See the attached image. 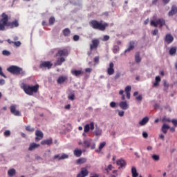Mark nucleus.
<instances>
[{
    "mask_svg": "<svg viewBox=\"0 0 177 177\" xmlns=\"http://www.w3.org/2000/svg\"><path fill=\"white\" fill-rule=\"evenodd\" d=\"M19 21L15 19L12 21H10L9 16L6 13L3 12L1 16H0V31H5L6 28L12 30V28H16L19 27Z\"/></svg>",
    "mask_w": 177,
    "mask_h": 177,
    "instance_id": "1",
    "label": "nucleus"
},
{
    "mask_svg": "<svg viewBox=\"0 0 177 177\" xmlns=\"http://www.w3.org/2000/svg\"><path fill=\"white\" fill-rule=\"evenodd\" d=\"M90 27H92L93 30H99L100 31H105L106 28L109 27V24L104 22L103 21H98L96 19L91 20L89 22Z\"/></svg>",
    "mask_w": 177,
    "mask_h": 177,
    "instance_id": "2",
    "label": "nucleus"
},
{
    "mask_svg": "<svg viewBox=\"0 0 177 177\" xmlns=\"http://www.w3.org/2000/svg\"><path fill=\"white\" fill-rule=\"evenodd\" d=\"M22 89L29 96H32L34 93H37L39 91V84H37L35 86L24 84L22 86Z\"/></svg>",
    "mask_w": 177,
    "mask_h": 177,
    "instance_id": "3",
    "label": "nucleus"
},
{
    "mask_svg": "<svg viewBox=\"0 0 177 177\" xmlns=\"http://www.w3.org/2000/svg\"><path fill=\"white\" fill-rule=\"evenodd\" d=\"M7 71L14 75H26V71L23 70V68L15 65L8 67Z\"/></svg>",
    "mask_w": 177,
    "mask_h": 177,
    "instance_id": "4",
    "label": "nucleus"
},
{
    "mask_svg": "<svg viewBox=\"0 0 177 177\" xmlns=\"http://www.w3.org/2000/svg\"><path fill=\"white\" fill-rule=\"evenodd\" d=\"M150 26H151L152 27H158L159 26V28H162V26H165L166 28H169L168 27V25H167L165 24V19H164V18H160L158 19L156 21H153V20H151V22H150Z\"/></svg>",
    "mask_w": 177,
    "mask_h": 177,
    "instance_id": "5",
    "label": "nucleus"
},
{
    "mask_svg": "<svg viewBox=\"0 0 177 177\" xmlns=\"http://www.w3.org/2000/svg\"><path fill=\"white\" fill-rule=\"evenodd\" d=\"M52 66H53V64L50 61H41L39 67L42 70H44V68L50 70V68H52Z\"/></svg>",
    "mask_w": 177,
    "mask_h": 177,
    "instance_id": "6",
    "label": "nucleus"
},
{
    "mask_svg": "<svg viewBox=\"0 0 177 177\" xmlns=\"http://www.w3.org/2000/svg\"><path fill=\"white\" fill-rule=\"evenodd\" d=\"M100 45V41L98 39H93L91 41V44H90V50H93V49H97V46Z\"/></svg>",
    "mask_w": 177,
    "mask_h": 177,
    "instance_id": "7",
    "label": "nucleus"
},
{
    "mask_svg": "<svg viewBox=\"0 0 177 177\" xmlns=\"http://www.w3.org/2000/svg\"><path fill=\"white\" fill-rule=\"evenodd\" d=\"M57 56H65L67 57V56H68V50H67V48L59 50L58 52L55 54V57H57Z\"/></svg>",
    "mask_w": 177,
    "mask_h": 177,
    "instance_id": "8",
    "label": "nucleus"
},
{
    "mask_svg": "<svg viewBox=\"0 0 177 177\" xmlns=\"http://www.w3.org/2000/svg\"><path fill=\"white\" fill-rule=\"evenodd\" d=\"M93 131L95 129V122H91L90 124H87L84 127V131L86 133L89 131V130Z\"/></svg>",
    "mask_w": 177,
    "mask_h": 177,
    "instance_id": "9",
    "label": "nucleus"
},
{
    "mask_svg": "<svg viewBox=\"0 0 177 177\" xmlns=\"http://www.w3.org/2000/svg\"><path fill=\"white\" fill-rule=\"evenodd\" d=\"M89 175V171H88V169L86 167H82L81 169L80 173H79L77 176V177H86Z\"/></svg>",
    "mask_w": 177,
    "mask_h": 177,
    "instance_id": "10",
    "label": "nucleus"
},
{
    "mask_svg": "<svg viewBox=\"0 0 177 177\" xmlns=\"http://www.w3.org/2000/svg\"><path fill=\"white\" fill-rule=\"evenodd\" d=\"M16 107L17 106L15 104L11 105L10 107V113H12L13 115L19 117L21 115V113L19 111L16 110Z\"/></svg>",
    "mask_w": 177,
    "mask_h": 177,
    "instance_id": "11",
    "label": "nucleus"
},
{
    "mask_svg": "<svg viewBox=\"0 0 177 177\" xmlns=\"http://www.w3.org/2000/svg\"><path fill=\"white\" fill-rule=\"evenodd\" d=\"M165 42L167 44V45H169V44H172L174 42V36L171 35V33L166 34L165 37Z\"/></svg>",
    "mask_w": 177,
    "mask_h": 177,
    "instance_id": "12",
    "label": "nucleus"
},
{
    "mask_svg": "<svg viewBox=\"0 0 177 177\" xmlns=\"http://www.w3.org/2000/svg\"><path fill=\"white\" fill-rule=\"evenodd\" d=\"M114 63L110 62L109 67L107 68V74L108 75H113L114 74Z\"/></svg>",
    "mask_w": 177,
    "mask_h": 177,
    "instance_id": "13",
    "label": "nucleus"
},
{
    "mask_svg": "<svg viewBox=\"0 0 177 177\" xmlns=\"http://www.w3.org/2000/svg\"><path fill=\"white\" fill-rule=\"evenodd\" d=\"M36 138H35V141L38 142L41 140V139L44 138V133L41 131V130H37L35 132Z\"/></svg>",
    "mask_w": 177,
    "mask_h": 177,
    "instance_id": "14",
    "label": "nucleus"
},
{
    "mask_svg": "<svg viewBox=\"0 0 177 177\" xmlns=\"http://www.w3.org/2000/svg\"><path fill=\"white\" fill-rule=\"evenodd\" d=\"M117 165H119V169L120 168H125L127 166V162L124 160V159H120L116 162Z\"/></svg>",
    "mask_w": 177,
    "mask_h": 177,
    "instance_id": "15",
    "label": "nucleus"
},
{
    "mask_svg": "<svg viewBox=\"0 0 177 177\" xmlns=\"http://www.w3.org/2000/svg\"><path fill=\"white\" fill-rule=\"evenodd\" d=\"M71 74L75 75V77H80V75L84 74V71H82V70H72Z\"/></svg>",
    "mask_w": 177,
    "mask_h": 177,
    "instance_id": "16",
    "label": "nucleus"
},
{
    "mask_svg": "<svg viewBox=\"0 0 177 177\" xmlns=\"http://www.w3.org/2000/svg\"><path fill=\"white\" fill-rule=\"evenodd\" d=\"M119 106L120 109H122V110H128V107H129V106L128 105V103H127V101L120 102L119 103Z\"/></svg>",
    "mask_w": 177,
    "mask_h": 177,
    "instance_id": "17",
    "label": "nucleus"
},
{
    "mask_svg": "<svg viewBox=\"0 0 177 177\" xmlns=\"http://www.w3.org/2000/svg\"><path fill=\"white\" fill-rule=\"evenodd\" d=\"M67 80H68L67 76H63V75L62 76H59L58 77V79L57 80V82L59 84H62L64 82H66V81H67Z\"/></svg>",
    "mask_w": 177,
    "mask_h": 177,
    "instance_id": "18",
    "label": "nucleus"
},
{
    "mask_svg": "<svg viewBox=\"0 0 177 177\" xmlns=\"http://www.w3.org/2000/svg\"><path fill=\"white\" fill-rule=\"evenodd\" d=\"M64 62H66V59L64 57H59L57 59V62L55 63V66H62Z\"/></svg>",
    "mask_w": 177,
    "mask_h": 177,
    "instance_id": "19",
    "label": "nucleus"
},
{
    "mask_svg": "<svg viewBox=\"0 0 177 177\" xmlns=\"http://www.w3.org/2000/svg\"><path fill=\"white\" fill-rule=\"evenodd\" d=\"M177 13V7L176 6L174 5L171 6V10L169 12V16H174V15H176Z\"/></svg>",
    "mask_w": 177,
    "mask_h": 177,
    "instance_id": "20",
    "label": "nucleus"
},
{
    "mask_svg": "<svg viewBox=\"0 0 177 177\" xmlns=\"http://www.w3.org/2000/svg\"><path fill=\"white\" fill-rule=\"evenodd\" d=\"M39 144H37V143H31L29 146L28 150L29 151H32V150H35V149H38V147H39Z\"/></svg>",
    "mask_w": 177,
    "mask_h": 177,
    "instance_id": "21",
    "label": "nucleus"
},
{
    "mask_svg": "<svg viewBox=\"0 0 177 177\" xmlns=\"http://www.w3.org/2000/svg\"><path fill=\"white\" fill-rule=\"evenodd\" d=\"M53 143V141L52 140V138L44 140L41 142V145H47L48 146H50Z\"/></svg>",
    "mask_w": 177,
    "mask_h": 177,
    "instance_id": "22",
    "label": "nucleus"
},
{
    "mask_svg": "<svg viewBox=\"0 0 177 177\" xmlns=\"http://www.w3.org/2000/svg\"><path fill=\"white\" fill-rule=\"evenodd\" d=\"M54 158L56 160V158H58L59 160H66V158H68V155L66 153H63L60 157H59V155H55L54 156Z\"/></svg>",
    "mask_w": 177,
    "mask_h": 177,
    "instance_id": "23",
    "label": "nucleus"
},
{
    "mask_svg": "<svg viewBox=\"0 0 177 177\" xmlns=\"http://www.w3.org/2000/svg\"><path fill=\"white\" fill-rule=\"evenodd\" d=\"M131 174H132V177L139 176V173H138V171L136 170V167H131Z\"/></svg>",
    "mask_w": 177,
    "mask_h": 177,
    "instance_id": "24",
    "label": "nucleus"
},
{
    "mask_svg": "<svg viewBox=\"0 0 177 177\" xmlns=\"http://www.w3.org/2000/svg\"><path fill=\"white\" fill-rule=\"evenodd\" d=\"M149 122V117H145L144 118L142 119L141 121L139 122V124L143 127V125H146V124Z\"/></svg>",
    "mask_w": 177,
    "mask_h": 177,
    "instance_id": "25",
    "label": "nucleus"
},
{
    "mask_svg": "<svg viewBox=\"0 0 177 177\" xmlns=\"http://www.w3.org/2000/svg\"><path fill=\"white\" fill-rule=\"evenodd\" d=\"M62 33L64 37H68L71 34V30L68 28H66L62 30Z\"/></svg>",
    "mask_w": 177,
    "mask_h": 177,
    "instance_id": "26",
    "label": "nucleus"
},
{
    "mask_svg": "<svg viewBox=\"0 0 177 177\" xmlns=\"http://www.w3.org/2000/svg\"><path fill=\"white\" fill-rule=\"evenodd\" d=\"M135 61L136 63H140L142 62V58L140 57V53L138 52L136 53Z\"/></svg>",
    "mask_w": 177,
    "mask_h": 177,
    "instance_id": "27",
    "label": "nucleus"
},
{
    "mask_svg": "<svg viewBox=\"0 0 177 177\" xmlns=\"http://www.w3.org/2000/svg\"><path fill=\"white\" fill-rule=\"evenodd\" d=\"M169 125H167V124H164L162 127L161 131L163 132L165 134L168 132V129H169Z\"/></svg>",
    "mask_w": 177,
    "mask_h": 177,
    "instance_id": "28",
    "label": "nucleus"
},
{
    "mask_svg": "<svg viewBox=\"0 0 177 177\" xmlns=\"http://www.w3.org/2000/svg\"><path fill=\"white\" fill-rule=\"evenodd\" d=\"M134 48H135V42L131 41L129 43V46L128 48L125 50V52H131V50H132V49H133Z\"/></svg>",
    "mask_w": 177,
    "mask_h": 177,
    "instance_id": "29",
    "label": "nucleus"
},
{
    "mask_svg": "<svg viewBox=\"0 0 177 177\" xmlns=\"http://www.w3.org/2000/svg\"><path fill=\"white\" fill-rule=\"evenodd\" d=\"M93 133L95 136H102V129H100L99 127H96Z\"/></svg>",
    "mask_w": 177,
    "mask_h": 177,
    "instance_id": "30",
    "label": "nucleus"
},
{
    "mask_svg": "<svg viewBox=\"0 0 177 177\" xmlns=\"http://www.w3.org/2000/svg\"><path fill=\"white\" fill-rule=\"evenodd\" d=\"M73 154L76 157H81L82 154V151H81V149H75L73 151Z\"/></svg>",
    "mask_w": 177,
    "mask_h": 177,
    "instance_id": "31",
    "label": "nucleus"
},
{
    "mask_svg": "<svg viewBox=\"0 0 177 177\" xmlns=\"http://www.w3.org/2000/svg\"><path fill=\"white\" fill-rule=\"evenodd\" d=\"M85 162H86V158H80L76 162L77 164H85Z\"/></svg>",
    "mask_w": 177,
    "mask_h": 177,
    "instance_id": "32",
    "label": "nucleus"
},
{
    "mask_svg": "<svg viewBox=\"0 0 177 177\" xmlns=\"http://www.w3.org/2000/svg\"><path fill=\"white\" fill-rule=\"evenodd\" d=\"M8 174L9 176H14V175H16V169H10V170H8Z\"/></svg>",
    "mask_w": 177,
    "mask_h": 177,
    "instance_id": "33",
    "label": "nucleus"
},
{
    "mask_svg": "<svg viewBox=\"0 0 177 177\" xmlns=\"http://www.w3.org/2000/svg\"><path fill=\"white\" fill-rule=\"evenodd\" d=\"M176 53V47L171 48L169 50V55H171L172 56L173 55H175Z\"/></svg>",
    "mask_w": 177,
    "mask_h": 177,
    "instance_id": "34",
    "label": "nucleus"
},
{
    "mask_svg": "<svg viewBox=\"0 0 177 177\" xmlns=\"http://www.w3.org/2000/svg\"><path fill=\"white\" fill-rule=\"evenodd\" d=\"M55 21H56L55 17H50V19L48 20L49 25L53 26V24H55Z\"/></svg>",
    "mask_w": 177,
    "mask_h": 177,
    "instance_id": "35",
    "label": "nucleus"
},
{
    "mask_svg": "<svg viewBox=\"0 0 177 177\" xmlns=\"http://www.w3.org/2000/svg\"><path fill=\"white\" fill-rule=\"evenodd\" d=\"M104 146H106V142H101L100 144L98 150L97 149L96 151H100L102 150V149H103V147H104Z\"/></svg>",
    "mask_w": 177,
    "mask_h": 177,
    "instance_id": "36",
    "label": "nucleus"
},
{
    "mask_svg": "<svg viewBox=\"0 0 177 177\" xmlns=\"http://www.w3.org/2000/svg\"><path fill=\"white\" fill-rule=\"evenodd\" d=\"M84 146L86 149H88L91 147V142L88 140L84 141Z\"/></svg>",
    "mask_w": 177,
    "mask_h": 177,
    "instance_id": "37",
    "label": "nucleus"
},
{
    "mask_svg": "<svg viewBox=\"0 0 177 177\" xmlns=\"http://www.w3.org/2000/svg\"><path fill=\"white\" fill-rule=\"evenodd\" d=\"M152 158L154 161H160V156L157 155V154H153L152 156Z\"/></svg>",
    "mask_w": 177,
    "mask_h": 177,
    "instance_id": "38",
    "label": "nucleus"
},
{
    "mask_svg": "<svg viewBox=\"0 0 177 177\" xmlns=\"http://www.w3.org/2000/svg\"><path fill=\"white\" fill-rule=\"evenodd\" d=\"M2 55H3V56H10V52L8 50H4L2 51Z\"/></svg>",
    "mask_w": 177,
    "mask_h": 177,
    "instance_id": "39",
    "label": "nucleus"
},
{
    "mask_svg": "<svg viewBox=\"0 0 177 177\" xmlns=\"http://www.w3.org/2000/svg\"><path fill=\"white\" fill-rule=\"evenodd\" d=\"M132 87H131V86H127L124 89V92H126V93H130Z\"/></svg>",
    "mask_w": 177,
    "mask_h": 177,
    "instance_id": "40",
    "label": "nucleus"
},
{
    "mask_svg": "<svg viewBox=\"0 0 177 177\" xmlns=\"http://www.w3.org/2000/svg\"><path fill=\"white\" fill-rule=\"evenodd\" d=\"M26 131H28V132H34L35 129L32 128L30 126H27L26 127Z\"/></svg>",
    "mask_w": 177,
    "mask_h": 177,
    "instance_id": "41",
    "label": "nucleus"
},
{
    "mask_svg": "<svg viewBox=\"0 0 177 177\" xmlns=\"http://www.w3.org/2000/svg\"><path fill=\"white\" fill-rule=\"evenodd\" d=\"M68 99L69 100H74V99H75V95H74V94L68 95Z\"/></svg>",
    "mask_w": 177,
    "mask_h": 177,
    "instance_id": "42",
    "label": "nucleus"
},
{
    "mask_svg": "<svg viewBox=\"0 0 177 177\" xmlns=\"http://www.w3.org/2000/svg\"><path fill=\"white\" fill-rule=\"evenodd\" d=\"M113 169V165H109L108 167L106 169V172H110Z\"/></svg>",
    "mask_w": 177,
    "mask_h": 177,
    "instance_id": "43",
    "label": "nucleus"
},
{
    "mask_svg": "<svg viewBox=\"0 0 177 177\" xmlns=\"http://www.w3.org/2000/svg\"><path fill=\"white\" fill-rule=\"evenodd\" d=\"M0 75L1 77H3V78H6V75L2 72V67L0 66Z\"/></svg>",
    "mask_w": 177,
    "mask_h": 177,
    "instance_id": "44",
    "label": "nucleus"
},
{
    "mask_svg": "<svg viewBox=\"0 0 177 177\" xmlns=\"http://www.w3.org/2000/svg\"><path fill=\"white\" fill-rule=\"evenodd\" d=\"M80 40V36L79 35H74L73 36V41H79Z\"/></svg>",
    "mask_w": 177,
    "mask_h": 177,
    "instance_id": "45",
    "label": "nucleus"
},
{
    "mask_svg": "<svg viewBox=\"0 0 177 177\" xmlns=\"http://www.w3.org/2000/svg\"><path fill=\"white\" fill-rule=\"evenodd\" d=\"M4 136H10V131L7 130L4 132Z\"/></svg>",
    "mask_w": 177,
    "mask_h": 177,
    "instance_id": "46",
    "label": "nucleus"
},
{
    "mask_svg": "<svg viewBox=\"0 0 177 177\" xmlns=\"http://www.w3.org/2000/svg\"><path fill=\"white\" fill-rule=\"evenodd\" d=\"M162 122H171V120L169 118H163Z\"/></svg>",
    "mask_w": 177,
    "mask_h": 177,
    "instance_id": "47",
    "label": "nucleus"
},
{
    "mask_svg": "<svg viewBox=\"0 0 177 177\" xmlns=\"http://www.w3.org/2000/svg\"><path fill=\"white\" fill-rule=\"evenodd\" d=\"M157 34H158V29H155L154 30L152 31L153 35H157Z\"/></svg>",
    "mask_w": 177,
    "mask_h": 177,
    "instance_id": "48",
    "label": "nucleus"
},
{
    "mask_svg": "<svg viewBox=\"0 0 177 177\" xmlns=\"http://www.w3.org/2000/svg\"><path fill=\"white\" fill-rule=\"evenodd\" d=\"M14 45H15V46H20V45H21V42L20 41H14Z\"/></svg>",
    "mask_w": 177,
    "mask_h": 177,
    "instance_id": "49",
    "label": "nucleus"
},
{
    "mask_svg": "<svg viewBox=\"0 0 177 177\" xmlns=\"http://www.w3.org/2000/svg\"><path fill=\"white\" fill-rule=\"evenodd\" d=\"M104 41H109L110 39V36L109 35H104L103 37Z\"/></svg>",
    "mask_w": 177,
    "mask_h": 177,
    "instance_id": "50",
    "label": "nucleus"
},
{
    "mask_svg": "<svg viewBox=\"0 0 177 177\" xmlns=\"http://www.w3.org/2000/svg\"><path fill=\"white\" fill-rule=\"evenodd\" d=\"M124 111H120L119 112H118V115L120 116V117H124Z\"/></svg>",
    "mask_w": 177,
    "mask_h": 177,
    "instance_id": "51",
    "label": "nucleus"
},
{
    "mask_svg": "<svg viewBox=\"0 0 177 177\" xmlns=\"http://www.w3.org/2000/svg\"><path fill=\"white\" fill-rule=\"evenodd\" d=\"M116 104H116L115 102H111L110 103V106L112 107V108H114V107H115Z\"/></svg>",
    "mask_w": 177,
    "mask_h": 177,
    "instance_id": "52",
    "label": "nucleus"
},
{
    "mask_svg": "<svg viewBox=\"0 0 177 177\" xmlns=\"http://www.w3.org/2000/svg\"><path fill=\"white\" fill-rule=\"evenodd\" d=\"M142 99H143V97H142V95H140L138 97H136V100H138L140 102H141Z\"/></svg>",
    "mask_w": 177,
    "mask_h": 177,
    "instance_id": "53",
    "label": "nucleus"
},
{
    "mask_svg": "<svg viewBox=\"0 0 177 177\" xmlns=\"http://www.w3.org/2000/svg\"><path fill=\"white\" fill-rule=\"evenodd\" d=\"M158 85H160V82L155 80V82L153 84V86L156 87L158 86Z\"/></svg>",
    "mask_w": 177,
    "mask_h": 177,
    "instance_id": "54",
    "label": "nucleus"
},
{
    "mask_svg": "<svg viewBox=\"0 0 177 177\" xmlns=\"http://www.w3.org/2000/svg\"><path fill=\"white\" fill-rule=\"evenodd\" d=\"M155 81H156L157 82H160L161 81V77L160 76H156Z\"/></svg>",
    "mask_w": 177,
    "mask_h": 177,
    "instance_id": "55",
    "label": "nucleus"
},
{
    "mask_svg": "<svg viewBox=\"0 0 177 177\" xmlns=\"http://www.w3.org/2000/svg\"><path fill=\"white\" fill-rule=\"evenodd\" d=\"M164 86L166 89H168V88H169V84L167 82H164Z\"/></svg>",
    "mask_w": 177,
    "mask_h": 177,
    "instance_id": "56",
    "label": "nucleus"
},
{
    "mask_svg": "<svg viewBox=\"0 0 177 177\" xmlns=\"http://www.w3.org/2000/svg\"><path fill=\"white\" fill-rule=\"evenodd\" d=\"M142 136H143V138H145L146 139L147 138H148L149 134L147 132H143Z\"/></svg>",
    "mask_w": 177,
    "mask_h": 177,
    "instance_id": "57",
    "label": "nucleus"
},
{
    "mask_svg": "<svg viewBox=\"0 0 177 177\" xmlns=\"http://www.w3.org/2000/svg\"><path fill=\"white\" fill-rule=\"evenodd\" d=\"M94 62L95 63H99V56L94 57Z\"/></svg>",
    "mask_w": 177,
    "mask_h": 177,
    "instance_id": "58",
    "label": "nucleus"
},
{
    "mask_svg": "<svg viewBox=\"0 0 177 177\" xmlns=\"http://www.w3.org/2000/svg\"><path fill=\"white\" fill-rule=\"evenodd\" d=\"M85 71H86V73H91V72H92V68H86L85 69Z\"/></svg>",
    "mask_w": 177,
    "mask_h": 177,
    "instance_id": "59",
    "label": "nucleus"
},
{
    "mask_svg": "<svg viewBox=\"0 0 177 177\" xmlns=\"http://www.w3.org/2000/svg\"><path fill=\"white\" fill-rule=\"evenodd\" d=\"M171 122H172V124H174V125H175V126L177 125V120H176V119H173L171 120Z\"/></svg>",
    "mask_w": 177,
    "mask_h": 177,
    "instance_id": "60",
    "label": "nucleus"
},
{
    "mask_svg": "<svg viewBox=\"0 0 177 177\" xmlns=\"http://www.w3.org/2000/svg\"><path fill=\"white\" fill-rule=\"evenodd\" d=\"M71 107V105L70 104H67L65 106L66 110H70Z\"/></svg>",
    "mask_w": 177,
    "mask_h": 177,
    "instance_id": "61",
    "label": "nucleus"
},
{
    "mask_svg": "<svg viewBox=\"0 0 177 177\" xmlns=\"http://www.w3.org/2000/svg\"><path fill=\"white\" fill-rule=\"evenodd\" d=\"M4 84H5V80L3 79L0 80V85H4Z\"/></svg>",
    "mask_w": 177,
    "mask_h": 177,
    "instance_id": "62",
    "label": "nucleus"
},
{
    "mask_svg": "<svg viewBox=\"0 0 177 177\" xmlns=\"http://www.w3.org/2000/svg\"><path fill=\"white\" fill-rule=\"evenodd\" d=\"M163 3H165V5H167V3H169V1L171 0H162Z\"/></svg>",
    "mask_w": 177,
    "mask_h": 177,
    "instance_id": "63",
    "label": "nucleus"
},
{
    "mask_svg": "<svg viewBox=\"0 0 177 177\" xmlns=\"http://www.w3.org/2000/svg\"><path fill=\"white\" fill-rule=\"evenodd\" d=\"M118 50V46L114 47L113 53H115Z\"/></svg>",
    "mask_w": 177,
    "mask_h": 177,
    "instance_id": "64",
    "label": "nucleus"
}]
</instances>
